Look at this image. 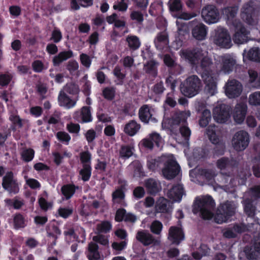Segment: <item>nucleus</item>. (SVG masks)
<instances>
[{
    "mask_svg": "<svg viewBox=\"0 0 260 260\" xmlns=\"http://www.w3.org/2000/svg\"><path fill=\"white\" fill-rule=\"evenodd\" d=\"M179 54L183 59L203 70L202 77L205 84V90L209 95H214L217 91V75L208 70L212 63L208 52L197 48L192 50H182Z\"/></svg>",
    "mask_w": 260,
    "mask_h": 260,
    "instance_id": "1",
    "label": "nucleus"
},
{
    "mask_svg": "<svg viewBox=\"0 0 260 260\" xmlns=\"http://www.w3.org/2000/svg\"><path fill=\"white\" fill-rule=\"evenodd\" d=\"M215 206V203L210 196L197 198L194 203L193 212L197 213L200 212L203 218L209 219L213 214L211 209Z\"/></svg>",
    "mask_w": 260,
    "mask_h": 260,
    "instance_id": "2",
    "label": "nucleus"
},
{
    "mask_svg": "<svg viewBox=\"0 0 260 260\" xmlns=\"http://www.w3.org/2000/svg\"><path fill=\"white\" fill-rule=\"evenodd\" d=\"M236 208V204L231 201H226L221 203L218 207L214 216L215 221L219 224L227 222L233 216Z\"/></svg>",
    "mask_w": 260,
    "mask_h": 260,
    "instance_id": "3",
    "label": "nucleus"
},
{
    "mask_svg": "<svg viewBox=\"0 0 260 260\" xmlns=\"http://www.w3.org/2000/svg\"><path fill=\"white\" fill-rule=\"evenodd\" d=\"M211 39L214 45L221 48L229 49L233 45L229 31L222 27L214 30Z\"/></svg>",
    "mask_w": 260,
    "mask_h": 260,
    "instance_id": "4",
    "label": "nucleus"
},
{
    "mask_svg": "<svg viewBox=\"0 0 260 260\" xmlns=\"http://www.w3.org/2000/svg\"><path fill=\"white\" fill-rule=\"evenodd\" d=\"M160 160L164 164L162 173L166 179H171L179 173L180 168L173 155H164L160 158Z\"/></svg>",
    "mask_w": 260,
    "mask_h": 260,
    "instance_id": "5",
    "label": "nucleus"
},
{
    "mask_svg": "<svg viewBox=\"0 0 260 260\" xmlns=\"http://www.w3.org/2000/svg\"><path fill=\"white\" fill-rule=\"evenodd\" d=\"M201 86V81L196 75L188 77L180 86V90L185 96L191 98L198 94Z\"/></svg>",
    "mask_w": 260,
    "mask_h": 260,
    "instance_id": "6",
    "label": "nucleus"
},
{
    "mask_svg": "<svg viewBox=\"0 0 260 260\" xmlns=\"http://www.w3.org/2000/svg\"><path fill=\"white\" fill-rule=\"evenodd\" d=\"M249 142L248 134L244 131L236 133L232 140V145L237 151H243L248 146Z\"/></svg>",
    "mask_w": 260,
    "mask_h": 260,
    "instance_id": "7",
    "label": "nucleus"
},
{
    "mask_svg": "<svg viewBox=\"0 0 260 260\" xmlns=\"http://www.w3.org/2000/svg\"><path fill=\"white\" fill-rule=\"evenodd\" d=\"M225 94L229 98H235L239 96L243 90L240 82L235 79H229L224 86Z\"/></svg>",
    "mask_w": 260,
    "mask_h": 260,
    "instance_id": "8",
    "label": "nucleus"
},
{
    "mask_svg": "<svg viewBox=\"0 0 260 260\" xmlns=\"http://www.w3.org/2000/svg\"><path fill=\"white\" fill-rule=\"evenodd\" d=\"M241 16L244 21L250 25L257 23L255 8L251 3L245 4L242 9Z\"/></svg>",
    "mask_w": 260,
    "mask_h": 260,
    "instance_id": "9",
    "label": "nucleus"
},
{
    "mask_svg": "<svg viewBox=\"0 0 260 260\" xmlns=\"http://www.w3.org/2000/svg\"><path fill=\"white\" fill-rule=\"evenodd\" d=\"M234 25L236 28L235 33L233 36V40L236 44H241L248 40L249 31L243 26L241 22L235 20Z\"/></svg>",
    "mask_w": 260,
    "mask_h": 260,
    "instance_id": "10",
    "label": "nucleus"
},
{
    "mask_svg": "<svg viewBox=\"0 0 260 260\" xmlns=\"http://www.w3.org/2000/svg\"><path fill=\"white\" fill-rule=\"evenodd\" d=\"M213 118L218 123H224L230 117L229 106L222 103H218L213 109Z\"/></svg>",
    "mask_w": 260,
    "mask_h": 260,
    "instance_id": "11",
    "label": "nucleus"
},
{
    "mask_svg": "<svg viewBox=\"0 0 260 260\" xmlns=\"http://www.w3.org/2000/svg\"><path fill=\"white\" fill-rule=\"evenodd\" d=\"M202 17L207 23L212 24L218 21L219 14L214 6L209 5L203 9Z\"/></svg>",
    "mask_w": 260,
    "mask_h": 260,
    "instance_id": "12",
    "label": "nucleus"
},
{
    "mask_svg": "<svg viewBox=\"0 0 260 260\" xmlns=\"http://www.w3.org/2000/svg\"><path fill=\"white\" fill-rule=\"evenodd\" d=\"M2 186L10 193L15 194L19 191V186L13 178L12 172H8L3 179Z\"/></svg>",
    "mask_w": 260,
    "mask_h": 260,
    "instance_id": "13",
    "label": "nucleus"
},
{
    "mask_svg": "<svg viewBox=\"0 0 260 260\" xmlns=\"http://www.w3.org/2000/svg\"><path fill=\"white\" fill-rule=\"evenodd\" d=\"M184 238L182 229L178 226H172L169 229L168 240L172 243L178 245Z\"/></svg>",
    "mask_w": 260,
    "mask_h": 260,
    "instance_id": "14",
    "label": "nucleus"
},
{
    "mask_svg": "<svg viewBox=\"0 0 260 260\" xmlns=\"http://www.w3.org/2000/svg\"><path fill=\"white\" fill-rule=\"evenodd\" d=\"M136 239L145 246L150 244L159 245L160 241L158 239H155L149 232L145 231H139L136 235Z\"/></svg>",
    "mask_w": 260,
    "mask_h": 260,
    "instance_id": "15",
    "label": "nucleus"
},
{
    "mask_svg": "<svg viewBox=\"0 0 260 260\" xmlns=\"http://www.w3.org/2000/svg\"><path fill=\"white\" fill-rule=\"evenodd\" d=\"M247 110V106L245 103H239L235 106L233 111V116L237 123L241 124L244 121Z\"/></svg>",
    "mask_w": 260,
    "mask_h": 260,
    "instance_id": "16",
    "label": "nucleus"
},
{
    "mask_svg": "<svg viewBox=\"0 0 260 260\" xmlns=\"http://www.w3.org/2000/svg\"><path fill=\"white\" fill-rule=\"evenodd\" d=\"M219 60L222 62L220 70L224 73H229L236 64V58L231 54H225L218 57Z\"/></svg>",
    "mask_w": 260,
    "mask_h": 260,
    "instance_id": "17",
    "label": "nucleus"
},
{
    "mask_svg": "<svg viewBox=\"0 0 260 260\" xmlns=\"http://www.w3.org/2000/svg\"><path fill=\"white\" fill-rule=\"evenodd\" d=\"M183 188L181 185L173 186L167 192V197L173 202H180L183 195Z\"/></svg>",
    "mask_w": 260,
    "mask_h": 260,
    "instance_id": "18",
    "label": "nucleus"
},
{
    "mask_svg": "<svg viewBox=\"0 0 260 260\" xmlns=\"http://www.w3.org/2000/svg\"><path fill=\"white\" fill-rule=\"evenodd\" d=\"M77 101V99L72 100L67 93L61 91H60L58 96L59 105L68 109L74 107L76 104Z\"/></svg>",
    "mask_w": 260,
    "mask_h": 260,
    "instance_id": "19",
    "label": "nucleus"
},
{
    "mask_svg": "<svg viewBox=\"0 0 260 260\" xmlns=\"http://www.w3.org/2000/svg\"><path fill=\"white\" fill-rule=\"evenodd\" d=\"M153 110L147 105H144L139 110V117L142 121L147 123L150 121H155V118L153 117Z\"/></svg>",
    "mask_w": 260,
    "mask_h": 260,
    "instance_id": "20",
    "label": "nucleus"
},
{
    "mask_svg": "<svg viewBox=\"0 0 260 260\" xmlns=\"http://www.w3.org/2000/svg\"><path fill=\"white\" fill-rule=\"evenodd\" d=\"M207 28L203 23H199L192 30L193 37L198 40H204L207 36Z\"/></svg>",
    "mask_w": 260,
    "mask_h": 260,
    "instance_id": "21",
    "label": "nucleus"
},
{
    "mask_svg": "<svg viewBox=\"0 0 260 260\" xmlns=\"http://www.w3.org/2000/svg\"><path fill=\"white\" fill-rule=\"evenodd\" d=\"M155 47L158 50H162L167 47L169 44L168 34L164 31L157 34L154 40Z\"/></svg>",
    "mask_w": 260,
    "mask_h": 260,
    "instance_id": "22",
    "label": "nucleus"
},
{
    "mask_svg": "<svg viewBox=\"0 0 260 260\" xmlns=\"http://www.w3.org/2000/svg\"><path fill=\"white\" fill-rule=\"evenodd\" d=\"M74 118L77 120H82L83 122H88L91 121V115L89 107H83L81 109L80 113L76 112Z\"/></svg>",
    "mask_w": 260,
    "mask_h": 260,
    "instance_id": "23",
    "label": "nucleus"
},
{
    "mask_svg": "<svg viewBox=\"0 0 260 260\" xmlns=\"http://www.w3.org/2000/svg\"><path fill=\"white\" fill-rule=\"evenodd\" d=\"M145 186L148 191L152 194H156L161 189L160 183L154 179H149L146 180Z\"/></svg>",
    "mask_w": 260,
    "mask_h": 260,
    "instance_id": "24",
    "label": "nucleus"
},
{
    "mask_svg": "<svg viewBox=\"0 0 260 260\" xmlns=\"http://www.w3.org/2000/svg\"><path fill=\"white\" fill-rule=\"evenodd\" d=\"M171 208L170 202L163 197L159 198L156 202L155 209L157 212H168Z\"/></svg>",
    "mask_w": 260,
    "mask_h": 260,
    "instance_id": "25",
    "label": "nucleus"
},
{
    "mask_svg": "<svg viewBox=\"0 0 260 260\" xmlns=\"http://www.w3.org/2000/svg\"><path fill=\"white\" fill-rule=\"evenodd\" d=\"M73 56V52L72 50L64 51L59 52L58 55L53 58L54 66H58L61 62Z\"/></svg>",
    "mask_w": 260,
    "mask_h": 260,
    "instance_id": "26",
    "label": "nucleus"
},
{
    "mask_svg": "<svg viewBox=\"0 0 260 260\" xmlns=\"http://www.w3.org/2000/svg\"><path fill=\"white\" fill-rule=\"evenodd\" d=\"M141 125L135 120H131L125 124L124 131L130 136H134L140 130Z\"/></svg>",
    "mask_w": 260,
    "mask_h": 260,
    "instance_id": "27",
    "label": "nucleus"
},
{
    "mask_svg": "<svg viewBox=\"0 0 260 260\" xmlns=\"http://www.w3.org/2000/svg\"><path fill=\"white\" fill-rule=\"evenodd\" d=\"M87 257L89 260H98L100 258V254L98 251V245L93 242L88 244Z\"/></svg>",
    "mask_w": 260,
    "mask_h": 260,
    "instance_id": "28",
    "label": "nucleus"
},
{
    "mask_svg": "<svg viewBox=\"0 0 260 260\" xmlns=\"http://www.w3.org/2000/svg\"><path fill=\"white\" fill-rule=\"evenodd\" d=\"M236 164V161L233 159L229 160L228 158L222 157L217 161L216 166L219 169L223 170L229 169Z\"/></svg>",
    "mask_w": 260,
    "mask_h": 260,
    "instance_id": "29",
    "label": "nucleus"
},
{
    "mask_svg": "<svg viewBox=\"0 0 260 260\" xmlns=\"http://www.w3.org/2000/svg\"><path fill=\"white\" fill-rule=\"evenodd\" d=\"M207 135L212 143L217 144L219 142L220 138L219 134L216 131L215 126H209L207 129Z\"/></svg>",
    "mask_w": 260,
    "mask_h": 260,
    "instance_id": "30",
    "label": "nucleus"
},
{
    "mask_svg": "<svg viewBox=\"0 0 260 260\" xmlns=\"http://www.w3.org/2000/svg\"><path fill=\"white\" fill-rule=\"evenodd\" d=\"M92 4V0H71V7L72 9L77 10L80 6L86 7Z\"/></svg>",
    "mask_w": 260,
    "mask_h": 260,
    "instance_id": "31",
    "label": "nucleus"
},
{
    "mask_svg": "<svg viewBox=\"0 0 260 260\" xmlns=\"http://www.w3.org/2000/svg\"><path fill=\"white\" fill-rule=\"evenodd\" d=\"M126 40L128 47L133 50L138 49L141 45L139 38L136 36H128Z\"/></svg>",
    "mask_w": 260,
    "mask_h": 260,
    "instance_id": "32",
    "label": "nucleus"
},
{
    "mask_svg": "<svg viewBox=\"0 0 260 260\" xmlns=\"http://www.w3.org/2000/svg\"><path fill=\"white\" fill-rule=\"evenodd\" d=\"M248 74L249 82L251 83H254L253 86L255 87H260V74L258 75L257 72L252 70H249Z\"/></svg>",
    "mask_w": 260,
    "mask_h": 260,
    "instance_id": "33",
    "label": "nucleus"
},
{
    "mask_svg": "<svg viewBox=\"0 0 260 260\" xmlns=\"http://www.w3.org/2000/svg\"><path fill=\"white\" fill-rule=\"evenodd\" d=\"M247 56L250 60L260 61V50L257 47L252 48L247 52Z\"/></svg>",
    "mask_w": 260,
    "mask_h": 260,
    "instance_id": "34",
    "label": "nucleus"
},
{
    "mask_svg": "<svg viewBox=\"0 0 260 260\" xmlns=\"http://www.w3.org/2000/svg\"><path fill=\"white\" fill-rule=\"evenodd\" d=\"M75 191V186L71 185H64L61 187V192L66 199L71 198Z\"/></svg>",
    "mask_w": 260,
    "mask_h": 260,
    "instance_id": "35",
    "label": "nucleus"
},
{
    "mask_svg": "<svg viewBox=\"0 0 260 260\" xmlns=\"http://www.w3.org/2000/svg\"><path fill=\"white\" fill-rule=\"evenodd\" d=\"M61 91L66 93L76 94L79 92V87L76 84L70 83L67 84Z\"/></svg>",
    "mask_w": 260,
    "mask_h": 260,
    "instance_id": "36",
    "label": "nucleus"
},
{
    "mask_svg": "<svg viewBox=\"0 0 260 260\" xmlns=\"http://www.w3.org/2000/svg\"><path fill=\"white\" fill-rule=\"evenodd\" d=\"M156 63L153 60H151L144 64V70L146 73L155 76L156 75Z\"/></svg>",
    "mask_w": 260,
    "mask_h": 260,
    "instance_id": "37",
    "label": "nucleus"
},
{
    "mask_svg": "<svg viewBox=\"0 0 260 260\" xmlns=\"http://www.w3.org/2000/svg\"><path fill=\"white\" fill-rule=\"evenodd\" d=\"M199 174L204 177L208 181H211L216 176L215 171L213 170H199Z\"/></svg>",
    "mask_w": 260,
    "mask_h": 260,
    "instance_id": "38",
    "label": "nucleus"
},
{
    "mask_svg": "<svg viewBox=\"0 0 260 260\" xmlns=\"http://www.w3.org/2000/svg\"><path fill=\"white\" fill-rule=\"evenodd\" d=\"M210 252V249L205 245H202L200 248L199 252H194L192 256L196 259H200L203 256H206Z\"/></svg>",
    "mask_w": 260,
    "mask_h": 260,
    "instance_id": "39",
    "label": "nucleus"
},
{
    "mask_svg": "<svg viewBox=\"0 0 260 260\" xmlns=\"http://www.w3.org/2000/svg\"><path fill=\"white\" fill-rule=\"evenodd\" d=\"M162 228V224L158 220L153 221L150 226L151 232L157 235H159L161 234Z\"/></svg>",
    "mask_w": 260,
    "mask_h": 260,
    "instance_id": "40",
    "label": "nucleus"
},
{
    "mask_svg": "<svg viewBox=\"0 0 260 260\" xmlns=\"http://www.w3.org/2000/svg\"><path fill=\"white\" fill-rule=\"evenodd\" d=\"M26 219L21 214H17L14 217V223L16 229L22 228L26 225Z\"/></svg>",
    "mask_w": 260,
    "mask_h": 260,
    "instance_id": "41",
    "label": "nucleus"
},
{
    "mask_svg": "<svg viewBox=\"0 0 260 260\" xmlns=\"http://www.w3.org/2000/svg\"><path fill=\"white\" fill-rule=\"evenodd\" d=\"M211 118V112L209 110H205L202 113V117L199 121L200 126H206L209 123Z\"/></svg>",
    "mask_w": 260,
    "mask_h": 260,
    "instance_id": "42",
    "label": "nucleus"
},
{
    "mask_svg": "<svg viewBox=\"0 0 260 260\" xmlns=\"http://www.w3.org/2000/svg\"><path fill=\"white\" fill-rule=\"evenodd\" d=\"M249 104L252 106H260V91L250 94L248 98Z\"/></svg>",
    "mask_w": 260,
    "mask_h": 260,
    "instance_id": "43",
    "label": "nucleus"
},
{
    "mask_svg": "<svg viewBox=\"0 0 260 260\" xmlns=\"http://www.w3.org/2000/svg\"><path fill=\"white\" fill-rule=\"evenodd\" d=\"M80 175L83 180L86 181L89 180L91 176V167L89 164L83 165V168L80 171Z\"/></svg>",
    "mask_w": 260,
    "mask_h": 260,
    "instance_id": "44",
    "label": "nucleus"
},
{
    "mask_svg": "<svg viewBox=\"0 0 260 260\" xmlns=\"http://www.w3.org/2000/svg\"><path fill=\"white\" fill-rule=\"evenodd\" d=\"M35 155V151L31 149H25L21 152V157L22 159L28 162L31 161Z\"/></svg>",
    "mask_w": 260,
    "mask_h": 260,
    "instance_id": "45",
    "label": "nucleus"
},
{
    "mask_svg": "<svg viewBox=\"0 0 260 260\" xmlns=\"http://www.w3.org/2000/svg\"><path fill=\"white\" fill-rule=\"evenodd\" d=\"M149 138L153 143H154L158 147L162 146L163 140L159 134L152 133L149 134Z\"/></svg>",
    "mask_w": 260,
    "mask_h": 260,
    "instance_id": "46",
    "label": "nucleus"
},
{
    "mask_svg": "<svg viewBox=\"0 0 260 260\" xmlns=\"http://www.w3.org/2000/svg\"><path fill=\"white\" fill-rule=\"evenodd\" d=\"M12 78V75L8 73L0 75V85L3 86L8 85Z\"/></svg>",
    "mask_w": 260,
    "mask_h": 260,
    "instance_id": "47",
    "label": "nucleus"
},
{
    "mask_svg": "<svg viewBox=\"0 0 260 260\" xmlns=\"http://www.w3.org/2000/svg\"><path fill=\"white\" fill-rule=\"evenodd\" d=\"M128 2L129 0H120L113 6V8L120 11H125L127 9Z\"/></svg>",
    "mask_w": 260,
    "mask_h": 260,
    "instance_id": "48",
    "label": "nucleus"
},
{
    "mask_svg": "<svg viewBox=\"0 0 260 260\" xmlns=\"http://www.w3.org/2000/svg\"><path fill=\"white\" fill-rule=\"evenodd\" d=\"M169 6L171 11L176 12L181 9L182 5L180 0H170Z\"/></svg>",
    "mask_w": 260,
    "mask_h": 260,
    "instance_id": "49",
    "label": "nucleus"
},
{
    "mask_svg": "<svg viewBox=\"0 0 260 260\" xmlns=\"http://www.w3.org/2000/svg\"><path fill=\"white\" fill-rule=\"evenodd\" d=\"M244 210L246 213L250 217L254 214L255 208L253 207L249 200L244 201Z\"/></svg>",
    "mask_w": 260,
    "mask_h": 260,
    "instance_id": "50",
    "label": "nucleus"
},
{
    "mask_svg": "<svg viewBox=\"0 0 260 260\" xmlns=\"http://www.w3.org/2000/svg\"><path fill=\"white\" fill-rule=\"evenodd\" d=\"M79 69V63L75 60L69 61L67 64V69L71 74L75 73Z\"/></svg>",
    "mask_w": 260,
    "mask_h": 260,
    "instance_id": "51",
    "label": "nucleus"
},
{
    "mask_svg": "<svg viewBox=\"0 0 260 260\" xmlns=\"http://www.w3.org/2000/svg\"><path fill=\"white\" fill-rule=\"evenodd\" d=\"M113 201L114 203H119L124 198V194L120 189H118L112 193Z\"/></svg>",
    "mask_w": 260,
    "mask_h": 260,
    "instance_id": "52",
    "label": "nucleus"
},
{
    "mask_svg": "<svg viewBox=\"0 0 260 260\" xmlns=\"http://www.w3.org/2000/svg\"><path fill=\"white\" fill-rule=\"evenodd\" d=\"M238 8L236 7H228L223 10V14L225 15L228 19L234 17L237 14Z\"/></svg>",
    "mask_w": 260,
    "mask_h": 260,
    "instance_id": "53",
    "label": "nucleus"
},
{
    "mask_svg": "<svg viewBox=\"0 0 260 260\" xmlns=\"http://www.w3.org/2000/svg\"><path fill=\"white\" fill-rule=\"evenodd\" d=\"M111 229V224L107 221L103 222L97 225V230L101 233H107Z\"/></svg>",
    "mask_w": 260,
    "mask_h": 260,
    "instance_id": "54",
    "label": "nucleus"
},
{
    "mask_svg": "<svg viewBox=\"0 0 260 260\" xmlns=\"http://www.w3.org/2000/svg\"><path fill=\"white\" fill-rule=\"evenodd\" d=\"M133 153V149L129 146L122 147L120 152V156L123 158H128Z\"/></svg>",
    "mask_w": 260,
    "mask_h": 260,
    "instance_id": "55",
    "label": "nucleus"
},
{
    "mask_svg": "<svg viewBox=\"0 0 260 260\" xmlns=\"http://www.w3.org/2000/svg\"><path fill=\"white\" fill-rule=\"evenodd\" d=\"M91 156V154L88 151H84L80 153V160L83 165L85 164L90 165Z\"/></svg>",
    "mask_w": 260,
    "mask_h": 260,
    "instance_id": "56",
    "label": "nucleus"
},
{
    "mask_svg": "<svg viewBox=\"0 0 260 260\" xmlns=\"http://www.w3.org/2000/svg\"><path fill=\"white\" fill-rule=\"evenodd\" d=\"M129 168L131 169H135L134 176L135 177H137L140 175L142 170V166L138 161H134L132 163Z\"/></svg>",
    "mask_w": 260,
    "mask_h": 260,
    "instance_id": "57",
    "label": "nucleus"
},
{
    "mask_svg": "<svg viewBox=\"0 0 260 260\" xmlns=\"http://www.w3.org/2000/svg\"><path fill=\"white\" fill-rule=\"evenodd\" d=\"M80 59L83 66L87 68L90 67L91 60L87 54L84 53L81 54L80 55Z\"/></svg>",
    "mask_w": 260,
    "mask_h": 260,
    "instance_id": "58",
    "label": "nucleus"
},
{
    "mask_svg": "<svg viewBox=\"0 0 260 260\" xmlns=\"http://www.w3.org/2000/svg\"><path fill=\"white\" fill-rule=\"evenodd\" d=\"M26 184L32 189H37L40 187V184L36 179L32 178H28L26 176L24 177Z\"/></svg>",
    "mask_w": 260,
    "mask_h": 260,
    "instance_id": "59",
    "label": "nucleus"
},
{
    "mask_svg": "<svg viewBox=\"0 0 260 260\" xmlns=\"http://www.w3.org/2000/svg\"><path fill=\"white\" fill-rule=\"evenodd\" d=\"M165 104L171 107H174L176 105L177 102L175 100V97L173 93H170L167 95Z\"/></svg>",
    "mask_w": 260,
    "mask_h": 260,
    "instance_id": "60",
    "label": "nucleus"
},
{
    "mask_svg": "<svg viewBox=\"0 0 260 260\" xmlns=\"http://www.w3.org/2000/svg\"><path fill=\"white\" fill-rule=\"evenodd\" d=\"M113 74L119 80L118 84H121L125 75L121 72V69L118 67H116L113 70Z\"/></svg>",
    "mask_w": 260,
    "mask_h": 260,
    "instance_id": "61",
    "label": "nucleus"
},
{
    "mask_svg": "<svg viewBox=\"0 0 260 260\" xmlns=\"http://www.w3.org/2000/svg\"><path fill=\"white\" fill-rule=\"evenodd\" d=\"M56 136L58 140L63 142H66L68 143L71 140L70 136L68 134L65 132H58L56 134Z\"/></svg>",
    "mask_w": 260,
    "mask_h": 260,
    "instance_id": "62",
    "label": "nucleus"
},
{
    "mask_svg": "<svg viewBox=\"0 0 260 260\" xmlns=\"http://www.w3.org/2000/svg\"><path fill=\"white\" fill-rule=\"evenodd\" d=\"M190 116L189 111L181 112L179 113L178 116L175 119V121L180 122L181 121L185 122L187 118Z\"/></svg>",
    "mask_w": 260,
    "mask_h": 260,
    "instance_id": "63",
    "label": "nucleus"
},
{
    "mask_svg": "<svg viewBox=\"0 0 260 260\" xmlns=\"http://www.w3.org/2000/svg\"><path fill=\"white\" fill-rule=\"evenodd\" d=\"M32 67L36 72H41L45 68L43 63L40 60L34 61L32 63Z\"/></svg>",
    "mask_w": 260,
    "mask_h": 260,
    "instance_id": "64",
    "label": "nucleus"
}]
</instances>
